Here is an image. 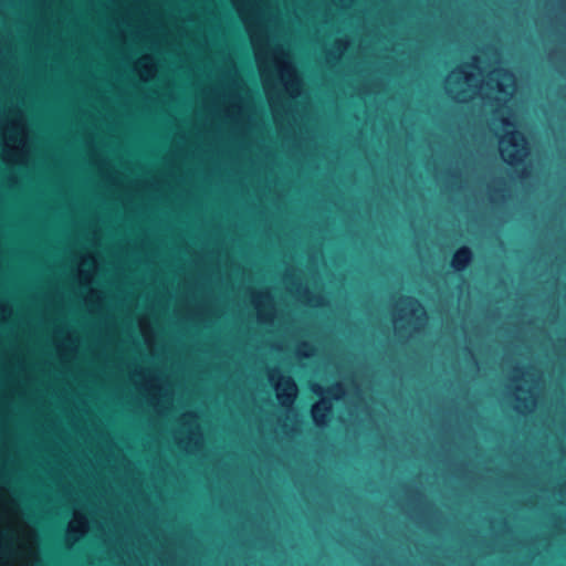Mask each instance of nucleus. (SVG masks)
Wrapping results in <instances>:
<instances>
[{"label":"nucleus","mask_w":566,"mask_h":566,"mask_svg":"<svg viewBox=\"0 0 566 566\" xmlns=\"http://www.w3.org/2000/svg\"><path fill=\"white\" fill-rule=\"evenodd\" d=\"M295 391L296 387L295 384L290 379L286 378L284 381V388L281 392H279V398L284 402H292L295 398Z\"/></svg>","instance_id":"obj_4"},{"label":"nucleus","mask_w":566,"mask_h":566,"mask_svg":"<svg viewBox=\"0 0 566 566\" xmlns=\"http://www.w3.org/2000/svg\"><path fill=\"white\" fill-rule=\"evenodd\" d=\"M506 161L510 165L518 164L522 161V158L518 156L516 151H514L509 154Z\"/></svg>","instance_id":"obj_6"},{"label":"nucleus","mask_w":566,"mask_h":566,"mask_svg":"<svg viewBox=\"0 0 566 566\" xmlns=\"http://www.w3.org/2000/svg\"><path fill=\"white\" fill-rule=\"evenodd\" d=\"M521 136V134L516 130L509 132L506 134L507 143L512 147H516L517 145L514 143V138Z\"/></svg>","instance_id":"obj_5"},{"label":"nucleus","mask_w":566,"mask_h":566,"mask_svg":"<svg viewBox=\"0 0 566 566\" xmlns=\"http://www.w3.org/2000/svg\"><path fill=\"white\" fill-rule=\"evenodd\" d=\"M455 74L459 75V76H462V75H465V72H464V70L462 67H458L455 70Z\"/></svg>","instance_id":"obj_8"},{"label":"nucleus","mask_w":566,"mask_h":566,"mask_svg":"<svg viewBox=\"0 0 566 566\" xmlns=\"http://www.w3.org/2000/svg\"><path fill=\"white\" fill-rule=\"evenodd\" d=\"M503 124L504 125H512V123H510L509 120H505V119L503 120Z\"/></svg>","instance_id":"obj_9"},{"label":"nucleus","mask_w":566,"mask_h":566,"mask_svg":"<svg viewBox=\"0 0 566 566\" xmlns=\"http://www.w3.org/2000/svg\"><path fill=\"white\" fill-rule=\"evenodd\" d=\"M331 410L332 406L329 401L322 400L318 403L314 405L311 410L314 422L317 426L324 424Z\"/></svg>","instance_id":"obj_2"},{"label":"nucleus","mask_w":566,"mask_h":566,"mask_svg":"<svg viewBox=\"0 0 566 566\" xmlns=\"http://www.w3.org/2000/svg\"><path fill=\"white\" fill-rule=\"evenodd\" d=\"M473 259V252L470 247L461 245L458 248L450 260V266L453 271L462 273L468 270Z\"/></svg>","instance_id":"obj_1"},{"label":"nucleus","mask_w":566,"mask_h":566,"mask_svg":"<svg viewBox=\"0 0 566 566\" xmlns=\"http://www.w3.org/2000/svg\"><path fill=\"white\" fill-rule=\"evenodd\" d=\"M313 392H315L316 395H322L324 392L323 388L319 387V386H314L312 388ZM325 392L333 399H339L340 396L344 394V388L343 386L339 384V382H336L334 385H332L331 387H328Z\"/></svg>","instance_id":"obj_3"},{"label":"nucleus","mask_w":566,"mask_h":566,"mask_svg":"<svg viewBox=\"0 0 566 566\" xmlns=\"http://www.w3.org/2000/svg\"><path fill=\"white\" fill-rule=\"evenodd\" d=\"M405 300L408 304H412V305H417V306L421 307L419 301L415 297L407 296Z\"/></svg>","instance_id":"obj_7"}]
</instances>
